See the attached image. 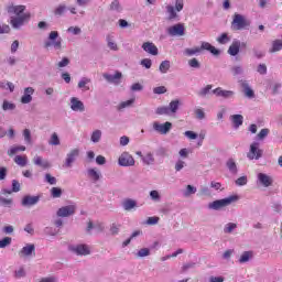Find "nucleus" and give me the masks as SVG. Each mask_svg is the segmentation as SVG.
Returning <instances> with one entry per match:
<instances>
[{"instance_id":"nucleus-36","label":"nucleus","mask_w":282,"mask_h":282,"mask_svg":"<svg viewBox=\"0 0 282 282\" xmlns=\"http://www.w3.org/2000/svg\"><path fill=\"white\" fill-rule=\"evenodd\" d=\"M210 89H213V85L208 84L198 90L197 96H199V98H208Z\"/></svg>"},{"instance_id":"nucleus-41","label":"nucleus","mask_w":282,"mask_h":282,"mask_svg":"<svg viewBox=\"0 0 282 282\" xmlns=\"http://www.w3.org/2000/svg\"><path fill=\"white\" fill-rule=\"evenodd\" d=\"M282 50V41L281 40H275L272 43V47L270 48V53L274 54L275 52H281Z\"/></svg>"},{"instance_id":"nucleus-17","label":"nucleus","mask_w":282,"mask_h":282,"mask_svg":"<svg viewBox=\"0 0 282 282\" xmlns=\"http://www.w3.org/2000/svg\"><path fill=\"white\" fill-rule=\"evenodd\" d=\"M102 77L112 85H120V80H122V74L118 70L113 75L105 73Z\"/></svg>"},{"instance_id":"nucleus-15","label":"nucleus","mask_w":282,"mask_h":282,"mask_svg":"<svg viewBox=\"0 0 282 282\" xmlns=\"http://www.w3.org/2000/svg\"><path fill=\"white\" fill-rule=\"evenodd\" d=\"M246 42L234 40L227 53L229 54V56H237V54H239V50H241V47H246Z\"/></svg>"},{"instance_id":"nucleus-62","label":"nucleus","mask_w":282,"mask_h":282,"mask_svg":"<svg viewBox=\"0 0 282 282\" xmlns=\"http://www.w3.org/2000/svg\"><path fill=\"white\" fill-rule=\"evenodd\" d=\"M142 89H144V86L140 83H134L130 87L131 91H142Z\"/></svg>"},{"instance_id":"nucleus-54","label":"nucleus","mask_w":282,"mask_h":282,"mask_svg":"<svg viewBox=\"0 0 282 282\" xmlns=\"http://www.w3.org/2000/svg\"><path fill=\"white\" fill-rule=\"evenodd\" d=\"M0 206H4L6 208H10L12 206V198H4L0 196Z\"/></svg>"},{"instance_id":"nucleus-55","label":"nucleus","mask_w":282,"mask_h":282,"mask_svg":"<svg viewBox=\"0 0 282 282\" xmlns=\"http://www.w3.org/2000/svg\"><path fill=\"white\" fill-rule=\"evenodd\" d=\"M110 10H113L115 12H120L122 10V7L120 6V2L118 0H115L110 4Z\"/></svg>"},{"instance_id":"nucleus-23","label":"nucleus","mask_w":282,"mask_h":282,"mask_svg":"<svg viewBox=\"0 0 282 282\" xmlns=\"http://www.w3.org/2000/svg\"><path fill=\"white\" fill-rule=\"evenodd\" d=\"M142 50H144L147 54H151L152 56H158L159 54L158 46H155L153 42H144L142 44Z\"/></svg>"},{"instance_id":"nucleus-22","label":"nucleus","mask_w":282,"mask_h":282,"mask_svg":"<svg viewBox=\"0 0 282 282\" xmlns=\"http://www.w3.org/2000/svg\"><path fill=\"white\" fill-rule=\"evenodd\" d=\"M70 250L75 252V254L87 257L90 253L89 247L87 245H77L72 247Z\"/></svg>"},{"instance_id":"nucleus-46","label":"nucleus","mask_w":282,"mask_h":282,"mask_svg":"<svg viewBox=\"0 0 282 282\" xmlns=\"http://www.w3.org/2000/svg\"><path fill=\"white\" fill-rule=\"evenodd\" d=\"M25 144H32V132L30 129H24L22 132Z\"/></svg>"},{"instance_id":"nucleus-51","label":"nucleus","mask_w":282,"mask_h":282,"mask_svg":"<svg viewBox=\"0 0 282 282\" xmlns=\"http://www.w3.org/2000/svg\"><path fill=\"white\" fill-rule=\"evenodd\" d=\"M232 76H241L243 74V67L241 65H236L231 67Z\"/></svg>"},{"instance_id":"nucleus-63","label":"nucleus","mask_w":282,"mask_h":282,"mask_svg":"<svg viewBox=\"0 0 282 282\" xmlns=\"http://www.w3.org/2000/svg\"><path fill=\"white\" fill-rule=\"evenodd\" d=\"M185 138H187L188 140H197V133L193 132L191 130H187L184 132Z\"/></svg>"},{"instance_id":"nucleus-56","label":"nucleus","mask_w":282,"mask_h":282,"mask_svg":"<svg viewBox=\"0 0 282 282\" xmlns=\"http://www.w3.org/2000/svg\"><path fill=\"white\" fill-rule=\"evenodd\" d=\"M185 166H186V162H184L183 160H178L176 161L174 169L176 173H180V171H182V169H184Z\"/></svg>"},{"instance_id":"nucleus-19","label":"nucleus","mask_w":282,"mask_h":282,"mask_svg":"<svg viewBox=\"0 0 282 282\" xmlns=\"http://www.w3.org/2000/svg\"><path fill=\"white\" fill-rule=\"evenodd\" d=\"M7 12L9 14H13V17H21L25 12V6H23V4H19V6L11 4L7 8Z\"/></svg>"},{"instance_id":"nucleus-6","label":"nucleus","mask_w":282,"mask_h":282,"mask_svg":"<svg viewBox=\"0 0 282 282\" xmlns=\"http://www.w3.org/2000/svg\"><path fill=\"white\" fill-rule=\"evenodd\" d=\"M57 37H58V32L52 31L48 34V41L44 43L45 50H50V47H54L55 50H63V43L61 42V40L56 41Z\"/></svg>"},{"instance_id":"nucleus-49","label":"nucleus","mask_w":282,"mask_h":282,"mask_svg":"<svg viewBox=\"0 0 282 282\" xmlns=\"http://www.w3.org/2000/svg\"><path fill=\"white\" fill-rule=\"evenodd\" d=\"M155 113L158 116H170L171 115L170 109L166 106L156 108Z\"/></svg>"},{"instance_id":"nucleus-43","label":"nucleus","mask_w":282,"mask_h":282,"mask_svg":"<svg viewBox=\"0 0 282 282\" xmlns=\"http://www.w3.org/2000/svg\"><path fill=\"white\" fill-rule=\"evenodd\" d=\"M216 41L220 45H226L227 43H230V36H228V33H223L216 39Z\"/></svg>"},{"instance_id":"nucleus-9","label":"nucleus","mask_w":282,"mask_h":282,"mask_svg":"<svg viewBox=\"0 0 282 282\" xmlns=\"http://www.w3.org/2000/svg\"><path fill=\"white\" fill-rule=\"evenodd\" d=\"M119 166H135V159L129 152H122L118 159Z\"/></svg>"},{"instance_id":"nucleus-27","label":"nucleus","mask_w":282,"mask_h":282,"mask_svg":"<svg viewBox=\"0 0 282 282\" xmlns=\"http://www.w3.org/2000/svg\"><path fill=\"white\" fill-rule=\"evenodd\" d=\"M65 12H67V4L65 3L57 4L53 10L54 17H65Z\"/></svg>"},{"instance_id":"nucleus-26","label":"nucleus","mask_w":282,"mask_h":282,"mask_svg":"<svg viewBox=\"0 0 282 282\" xmlns=\"http://www.w3.org/2000/svg\"><path fill=\"white\" fill-rule=\"evenodd\" d=\"M34 252H35L34 245H28L20 250L19 256L20 257H31V254H34Z\"/></svg>"},{"instance_id":"nucleus-24","label":"nucleus","mask_w":282,"mask_h":282,"mask_svg":"<svg viewBox=\"0 0 282 282\" xmlns=\"http://www.w3.org/2000/svg\"><path fill=\"white\" fill-rule=\"evenodd\" d=\"M258 181L260 184H262V186H264V188L272 186V177H270L268 174L259 173Z\"/></svg>"},{"instance_id":"nucleus-61","label":"nucleus","mask_w":282,"mask_h":282,"mask_svg":"<svg viewBox=\"0 0 282 282\" xmlns=\"http://www.w3.org/2000/svg\"><path fill=\"white\" fill-rule=\"evenodd\" d=\"M140 65H142V67H145V69H151V66L153 65V62L150 58H143L140 62Z\"/></svg>"},{"instance_id":"nucleus-50","label":"nucleus","mask_w":282,"mask_h":282,"mask_svg":"<svg viewBox=\"0 0 282 282\" xmlns=\"http://www.w3.org/2000/svg\"><path fill=\"white\" fill-rule=\"evenodd\" d=\"M150 199H152V202H160L162 199V196L160 195L159 191L153 189L150 192Z\"/></svg>"},{"instance_id":"nucleus-10","label":"nucleus","mask_w":282,"mask_h":282,"mask_svg":"<svg viewBox=\"0 0 282 282\" xmlns=\"http://www.w3.org/2000/svg\"><path fill=\"white\" fill-rule=\"evenodd\" d=\"M86 177H88L93 184H97V182L102 180V172H100L98 167H89L86 171Z\"/></svg>"},{"instance_id":"nucleus-32","label":"nucleus","mask_w":282,"mask_h":282,"mask_svg":"<svg viewBox=\"0 0 282 282\" xmlns=\"http://www.w3.org/2000/svg\"><path fill=\"white\" fill-rule=\"evenodd\" d=\"M133 105H135V98H131L129 100H126V101H121L117 109L118 111H122L124 109H129V107H132Z\"/></svg>"},{"instance_id":"nucleus-1","label":"nucleus","mask_w":282,"mask_h":282,"mask_svg":"<svg viewBox=\"0 0 282 282\" xmlns=\"http://www.w3.org/2000/svg\"><path fill=\"white\" fill-rule=\"evenodd\" d=\"M203 50L210 52V54H213L214 56H219V54H221L219 50L215 48V46H213V44L208 42H202L200 46H195L193 48H185L184 54L185 56H196V54H202Z\"/></svg>"},{"instance_id":"nucleus-37","label":"nucleus","mask_w":282,"mask_h":282,"mask_svg":"<svg viewBox=\"0 0 282 282\" xmlns=\"http://www.w3.org/2000/svg\"><path fill=\"white\" fill-rule=\"evenodd\" d=\"M169 69H171V61L165 59V61L161 62V64L159 66V72L161 74H167Z\"/></svg>"},{"instance_id":"nucleus-45","label":"nucleus","mask_w":282,"mask_h":282,"mask_svg":"<svg viewBox=\"0 0 282 282\" xmlns=\"http://www.w3.org/2000/svg\"><path fill=\"white\" fill-rule=\"evenodd\" d=\"M250 259H252V251H245L239 259V263H248Z\"/></svg>"},{"instance_id":"nucleus-5","label":"nucleus","mask_w":282,"mask_h":282,"mask_svg":"<svg viewBox=\"0 0 282 282\" xmlns=\"http://www.w3.org/2000/svg\"><path fill=\"white\" fill-rule=\"evenodd\" d=\"M183 10H184V0H176L175 7L167 6L166 12H167L169 21H175V19H178L180 15H177V12H182Z\"/></svg>"},{"instance_id":"nucleus-2","label":"nucleus","mask_w":282,"mask_h":282,"mask_svg":"<svg viewBox=\"0 0 282 282\" xmlns=\"http://www.w3.org/2000/svg\"><path fill=\"white\" fill-rule=\"evenodd\" d=\"M237 202H239V196L231 195L226 198L217 199V200H214L213 203H209L208 208H210L212 210H221V208H226Z\"/></svg>"},{"instance_id":"nucleus-58","label":"nucleus","mask_w":282,"mask_h":282,"mask_svg":"<svg viewBox=\"0 0 282 282\" xmlns=\"http://www.w3.org/2000/svg\"><path fill=\"white\" fill-rule=\"evenodd\" d=\"M195 116H196L197 120H204L206 118V112H204V109L197 108L195 110Z\"/></svg>"},{"instance_id":"nucleus-25","label":"nucleus","mask_w":282,"mask_h":282,"mask_svg":"<svg viewBox=\"0 0 282 282\" xmlns=\"http://www.w3.org/2000/svg\"><path fill=\"white\" fill-rule=\"evenodd\" d=\"M226 167L228 169L229 173H231V175H237V173H239V169L237 167V162H235V159H228L226 162Z\"/></svg>"},{"instance_id":"nucleus-40","label":"nucleus","mask_w":282,"mask_h":282,"mask_svg":"<svg viewBox=\"0 0 282 282\" xmlns=\"http://www.w3.org/2000/svg\"><path fill=\"white\" fill-rule=\"evenodd\" d=\"M19 151H25V145L11 147L7 153L9 158H12L13 155H17Z\"/></svg>"},{"instance_id":"nucleus-21","label":"nucleus","mask_w":282,"mask_h":282,"mask_svg":"<svg viewBox=\"0 0 282 282\" xmlns=\"http://www.w3.org/2000/svg\"><path fill=\"white\" fill-rule=\"evenodd\" d=\"M34 95V89L32 87L24 88V94L20 99L22 105H30L32 102V96Z\"/></svg>"},{"instance_id":"nucleus-53","label":"nucleus","mask_w":282,"mask_h":282,"mask_svg":"<svg viewBox=\"0 0 282 282\" xmlns=\"http://www.w3.org/2000/svg\"><path fill=\"white\" fill-rule=\"evenodd\" d=\"M236 186H246L248 184V176H240L235 181Z\"/></svg>"},{"instance_id":"nucleus-48","label":"nucleus","mask_w":282,"mask_h":282,"mask_svg":"<svg viewBox=\"0 0 282 282\" xmlns=\"http://www.w3.org/2000/svg\"><path fill=\"white\" fill-rule=\"evenodd\" d=\"M2 109H3V111H14V109H17V105H14L8 100H4L2 104Z\"/></svg>"},{"instance_id":"nucleus-7","label":"nucleus","mask_w":282,"mask_h":282,"mask_svg":"<svg viewBox=\"0 0 282 282\" xmlns=\"http://www.w3.org/2000/svg\"><path fill=\"white\" fill-rule=\"evenodd\" d=\"M152 129L156 133H160L161 135H167V133H171V129H173V123L171 121H166L164 123H160L158 121H154L152 123Z\"/></svg>"},{"instance_id":"nucleus-42","label":"nucleus","mask_w":282,"mask_h":282,"mask_svg":"<svg viewBox=\"0 0 282 282\" xmlns=\"http://www.w3.org/2000/svg\"><path fill=\"white\" fill-rule=\"evenodd\" d=\"M14 162L18 166H28V156L17 155Z\"/></svg>"},{"instance_id":"nucleus-35","label":"nucleus","mask_w":282,"mask_h":282,"mask_svg":"<svg viewBox=\"0 0 282 282\" xmlns=\"http://www.w3.org/2000/svg\"><path fill=\"white\" fill-rule=\"evenodd\" d=\"M106 41H107V47H109V50H111L112 52H118V43H116V40H113V36L107 35Z\"/></svg>"},{"instance_id":"nucleus-11","label":"nucleus","mask_w":282,"mask_h":282,"mask_svg":"<svg viewBox=\"0 0 282 282\" xmlns=\"http://www.w3.org/2000/svg\"><path fill=\"white\" fill-rule=\"evenodd\" d=\"M78 155H80V149H78V148L72 149L66 154L65 166L67 169H72V164H74L76 162V159L78 158Z\"/></svg>"},{"instance_id":"nucleus-29","label":"nucleus","mask_w":282,"mask_h":282,"mask_svg":"<svg viewBox=\"0 0 282 282\" xmlns=\"http://www.w3.org/2000/svg\"><path fill=\"white\" fill-rule=\"evenodd\" d=\"M33 163L35 166H42V169H50V162L47 160H43V158L35 155L33 158Z\"/></svg>"},{"instance_id":"nucleus-16","label":"nucleus","mask_w":282,"mask_h":282,"mask_svg":"<svg viewBox=\"0 0 282 282\" xmlns=\"http://www.w3.org/2000/svg\"><path fill=\"white\" fill-rule=\"evenodd\" d=\"M70 109L72 111H76L83 113L85 111V104L78 99V97L70 98Z\"/></svg>"},{"instance_id":"nucleus-59","label":"nucleus","mask_w":282,"mask_h":282,"mask_svg":"<svg viewBox=\"0 0 282 282\" xmlns=\"http://www.w3.org/2000/svg\"><path fill=\"white\" fill-rule=\"evenodd\" d=\"M45 182H47V184H51V186H54V185H56V177L52 176V174H50V173H46Z\"/></svg>"},{"instance_id":"nucleus-39","label":"nucleus","mask_w":282,"mask_h":282,"mask_svg":"<svg viewBox=\"0 0 282 282\" xmlns=\"http://www.w3.org/2000/svg\"><path fill=\"white\" fill-rule=\"evenodd\" d=\"M48 144L51 147H58V145H61V138H58V133L53 132L51 134V139L48 140Z\"/></svg>"},{"instance_id":"nucleus-33","label":"nucleus","mask_w":282,"mask_h":282,"mask_svg":"<svg viewBox=\"0 0 282 282\" xmlns=\"http://www.w3.org/2000/svg\"><path fill=\"white\" fill-rule=\"evenodd\" d=\"M76 210H78V205H76V203H72L59 208L57 213H76Z\"/></svg>"},{"instance_id":"nucleus-60","label":"nucleus","mask_w":282,"mask_h":282,"mask_svg":"<svg viewBox=\"0 0 282 282\" xmlns=\"http://www.w3.org/2000/svg\"><path fill=\"white\" fill-rule=\"evenodd\" d=\"M12 243V238L4 237L2 240H0V248H8Z\"/></svg>"},{"instance_id":"nucleus-12","label":"nucleus","mask_w":282,"mask_h":282,"mask_svg":"<svg viewBox=\"0 0 282 282\" xmlns=\"http://www.w3.org/2000/svg\"><path fill=\"white\" fill-rule=\"evenodd\" d=\"M214 96L217 98H223L224 100H230V98H235V91L226 90L221 87H217L213 90Z\"/></svg>"},{"instance_id":"nucleus-18","label":"nucleus","mask_w":282,"mask_h":282,"mask_svg":"<svg viewBox=\"0 0 282 282\" xmlns=\"http://www.w3.org/2000/svg\"><path fill=\"white\" fill-rule=\"evenodd\" d=\"M239 84L246 98H249V99L254 98V90L252 89V87H250V84L248 83V80L241 79Z\"/></svg>"},{"instance_id":"nucleus-47","label":"nucleus","mask_w":282,"mask_h":282,"mask_svg":"<svg viewBox=\"0 0 282 282\" xmlns=\"http://www.w3.org/2000/svg\"><path fill=\"white\" fill-rule=\"evenodd\" d=\"M63 195V189H61V187H52L51 188V196L54 199H58V197H62Z\"/></svg>"},{"instance_id":"nucleus-44","label":"nucleus","mask_w":282,"mask_h":282,"mask_svg":"<svg viewBox=\"0 0 282 282\" xmlns=\"http://www.w3.org/2000/svg\"><path fill=\"white\" fill-rule=\"evenodd\" d=\"M197 193V187L193 185H187L185 191L183 192L184 197H191V195H195Z\"/></svg>"},{"instance_id":"nucleus-13","label":"nucleus","mask_w":282,"mask_h":282,"mask_svg":"<svg viewBox=\"0 0 282 282\" xmlns=\"http://www.w3.org/2000/svg\"><path fill=\"white\" fill-rule=\"evenodd\" d=\"M39 202H41V196L25 195L21 200V206H24V208H32V206H36Z\"/></svg>"},{"instance_id":"nucleus-31","label":"nucleus","mask_w":282,"mask_h":282,"mask_svg":"<svg viewBox=\"0 0 282 282\" xmlns=\"http://www.w3.org/2000/svg\"><path fill=\"white\" fill-rule=\"evenodd\" d=\"M89 83H91V78L89 77H83L78 84H77V87L78 89H83L84 91H89Z\"/></svg>"},{"instance_id":"nucleus-38","label":"nucleus","mask_w":282,"mask_h":282,"mask_svg":"<svg viewBox=\"0 0 282 282\" xmlns=\"http://www.w3.org/2000/svg\"><path fill=\"white\" fill-rule=\"evenodd\" d=\"M181 105L182 104L180 102V99L172 100L167 106V109H170V113H177V109H180Z\"/></svg>"},{"instance_id":"nucleus-3","label":"nucleus","mask_w":282,"mask_h":282,"mask_svg":"<svg viewBox=\"0 0 282 282\" xmlns=\"http://www.w3.org/2000/svg\"><path fill=\"white\" fill-rule=\"evenodd\" d=\"M246 28H250V20L246 18V15L235 13L231 22V29L235 31L246 30Z\"/></svg>"},{"instance_id":"nucleus-4","label":"nucleus","mask_w":282,"mask_h":282,"mask_svg":"<svg viewBox=\"0 0 282 282\" xmlns=\"http://www.w3.org/2000/svg\"><path fill=\"white\" fill-rule=\"evenodd\" d=\"M30 13H23L22 15H11L10 25L13 30H21L28 21H30Z\"/></svg>"},{"instance_id":"nucleus-57","label":"nucleus","mask_w":282,"mask_h":282,"mask_svg":"<svg viewBox=\"0 0 282 282\" xmlns=\"http://www.w3.org/2000/svg\"><path fill=\"white\" fill-rule=\"evenodd\" d=\"M156 155H159V158H169V150L166 148H159Z\"/></svg>"},{"instance_id":"nucleus-64","label":"nucleus","mask_w":282,"mask_h":282,"mask_svg":"<svg viewBox=\"0 0 282 282\" xmlns=\"http://www.w3.org/2000/svg\"><path fill=\"white\" fill-rule=\"evenodd\" d=\"M235 228H237V224L229 223V224L226 225V227L224 229V232L230 234V232H232V230H235Z\"/></svg>"},{"instance_id":"nucleus-30","label":"nucleus","mask_w":282,"mask_h":282,"mask_svg":"<svg viewBox=\"0 0 282 282\" xmlns=\"http://www.w3.org/2000/svg\"><path fill=\"white\" fill-rule=\"evenodd\" d=\"M100 140H102V130H99V129L94 130L90 134V141L94 144H98Z\"/></svg>"},{"instance_id":"nucleus-14","label":"nucleus","mask_w":282,"mask_h":282,"mask_svg":"<svg viewBox=\"0 0 282 282\" xmlns=\"http://www.w3.org/2000/svg\"><path fill=\"white\" fill-rule=\"evenodd\" d=\"M185 28L183 23L174 24L167 28L169 36H184Z\"/></svg>"},{"instance_id":"nucleus-20","label":"nucleus","mask_w":282,"mask_h":282,"mask_svg":"<svg viewBox=\"0 0 282 282\" xmlns=\"http://www.w3.org/2000/svg\"><path fill=\"white\" fill-rule=\"evenodd\" d=\"M123 210L131 212L138 208V200L133 198H124L121 203Z\"/></svg>"},{"instance_id":"nucleus-34","label":"nucleus","mask_w":282,"mask_h":282,"mask_svg":"<svg viewBox=\"0 0 282 282\" xmlns=\"http://www.w3.org/2000/svg\"><path fill=\"white\" fill-rule=\"evenodd\" d=\"M142 162L145 164V166H152V164H155V156H153V153L148 152L144 156H142Z\"/></svg>"},{"instance_id":"nucleus-28","label":"nucleus","mask_w":282,"mask_h":282,"mask_svg":"<svg viewBox=\"0 0 282 282\" xmlns=\"http://www.w3.org/2000/svg\"><path fill=\"white\" fill-rule=\"evenodd\" d=\"M230 120L232 122L234 129H239L241 124H243V116L241 115H232L230 116Z\"/></svg>"},{"instance_id":"nucleus-8","label":"nucleus","mask_w":282,"mask_h":282,"mask_svg":"<svg viewBox=\"0 0 282 282\" xmlns=\"http://www.w3.org/2000/svg\"><path fill=\"white\" fill-rule=\"evenodd\" d=\"M248 160H261L263 158V150L259 148V142H252L247 153Z\"/></svg>"},{"instance_id":"nucleus-52","label":"nucleus","mask_w":282,"mask_h":282,"mask_svg":"<svg viewBox=\"0 0 282 282\" xmlns=\"http://www.w3.org/2000/svg\"><path fill=\"white\" fill-rule=\"evenodd\" d=\"M188 65L189 67H192L193 69H199V67H202V64L199 63V61L197 58H192L188 61Z\"/></svg>"}]
</instances>
